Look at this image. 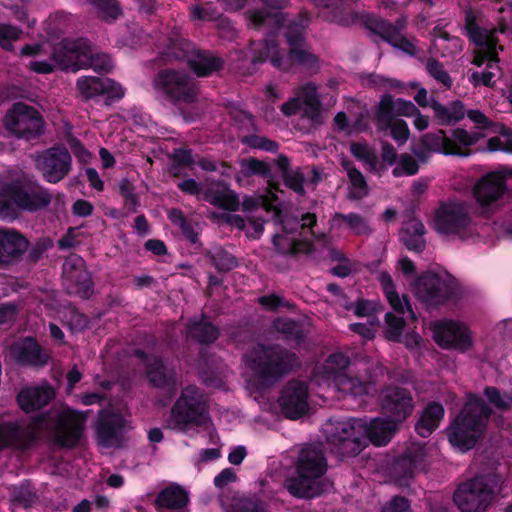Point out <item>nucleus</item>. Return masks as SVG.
<instances>
[{
	"label": "nucleus",
	"mask_w": 512,
	"mask_h": 512,
	"mask_svg": "<svg viewBox=\"0 0 512 512\" xmlns=\"http://www.w3.org/2000/svg\"><path fill=\"white\" fill-rule=\"evenodd\" d=\"M472 224L469 205L465 201L449 200L435 212L434 228L443 235L467 239L472 234Z\"/></svg>",
	"instance_id": "obj_10"
},
{
	"label": "nucleus",
	"mask_w": 512,
	"mask_h": 512,
	"mask_svg": "<svg viewBox=\"0 0 512 512\" xmlns=\"http://www.w3.org/2000/svg\"><path fill=\"white\" fill-rule=\"evenodd\" d=\"M417 299L427 308L445 304L454 293L453 282L435 273L422 274L414 284Z\"/></svg>",
	"instance_id": "obj_12"
},
{
	"label": "nucleus",
	"mask_w": 512,
	"mask_h": 512,
	"mask_svg": "<svg viewBox=\"0 0 512 512\" xmlns=\"http://www.w3.org/2000/svg\"><path fill=\"white\" fill-rule=\"evenodd\" d=\"M324 433L332 452L340 457H354L367 446V423L362 419L329 420Z\"/></svg>",
	"instance_id": "obj_5"
},
{
	"label": "nucleus",
	"mask_w": 512,
	"mask_h": 512,
	"mask_svg": "<svg viewBox=\"0 0 512 512\" xmlns=\"http://www.w3.org/2000/svg\"><path fill=\"white\" fill-rule=\"evenodd\" d=\"M386 329L385 336L388 340L399 341L405 326V321L402 317L395 316L389 312L385 315Z\"/></svg>",
	"instance_id": "obj_61"
},
{
	"label": "nucleus",
	"mask_w": 512,
	"mask_h": 512,
	"mask_svg": "<svg viewBox=\"0 0 512 512\" xmlns=\"http://www.w3.org/2000/svg\"><path fill=\"white\" fill-rule=\"evenodd\" d=\"M379 281L391 307L400 314L408 312L411 318L415 319V314L407 296L403 295L402 298H400L399 294L395 290L392 277L388 273L382 272L379 275Z\"/></svg>",
	"instance_id": "obj_40"
},
{
	"label": "nucleus",
	"mask_w": 512,
	"mask_h": 512,
	"mask_svg": "<svg viewBox=\"0 0 512 512\" xmlns=\"http://www.w3.org/2000/svg\"><path fill=\"white\" fill-rule=\"evenodd\" d=\"M272 243L275 251L281 255H297L312 250V245L309 242L297 241L287 235H274Z\"/></svg>",
	"instance_id": "obj_45"
},
{
	"label": "nucleus",
	"mask_w": 512,
	"mask_h": 512,
	"mask_svg": "<svg viewBox=\"0 0 512 512\" xmlns=\"http://www.w3.org/2000/svg\"><path fill=\"white\" fill-rule=\"evenodd\" d=\"M268 59L274 67L283 71L289 70V65H283L284 58L278 55V45L274 39L265 40L253 48V63H263Z\"/></svg>",
	"instance_id": "obj_42"
},
{
	"label": "nucleus",
	"mask_w": 512,
	"mask_h": 512,
	"mask_svg": "<svg viewBox=\"0 0 512 512\" xmlns=\"http://www.w3.org/2000/svg\"><path fill=\"white\" fill-rule=\"evenodd\" d=\"M37 168L49 183H58L71 170L72 158L67 148L62 146L45 150L36 158Z\"/></svg>",
	"instance_id": "obj_17"
},
{
	"label": "nucleus",
	"mask_w": 512,
	"mask_h": 512,
	"mask_svg": "<svg viewBox=\"0 0 512 512\" xmlns=\"http://www.w3.org/2000/svg\"><path fill=\"white\" fill-rule=\"evenodd\" d=\"M151 85L159 97L176 106L194 104L200 95L198 83L185 70L161 69L153 77Z\"/></svg>",
	"instance_id": "obj_6"
},
{
	"label": "nucleus",
	"mask_w": 512,
	"mask_h": 512,
	"mask_svg": "<svg viewBox=\"0 0 512 512\" xmlns=\"http://www.w3.org/2000/svg\"><path fill=\"white\" fill-rule=\"evenodd\" d=\"M506 191L505 177L498 172H490L482 176L473 187V196L482 214L496 211L499 200Z\"/></svg>",
	"instance_id": "obj_15"
},
{
	"label": "nucleus",
	"mask_w": 512,
	"mask_h": 512,
	"mask_svg": "<svg viewBox=\"0 0 512 512\" xmlns=\"http://www.w3.org/2000/svg\"><path fill=\"white\" fill-rule=\"evenodd\" d=\"M317 223V216L314 213L307 212L305 214H302L300 219H290L287 218L283 221V228L285 232L292 233L294 228L292 227L293 224L299 225L301 229L308 228L310 233L316 237L315 232L313 231V227ZM325 236L323 234L317 235V238H324Z\"/></svg>",
	"instance_id": "obj_57"
},
{
	"label": "nucleus",
	"mask_w": 512,
	"mask_h": 512,
	"mask_svg": "<svg viewBox=\"0 0 512 512\" xmlns=\"http://www.w3.org/2000/svg\"><path fill=\"white\" fill-rule=\"evenodd\" d=\"M420 142L422 146L430 152L444 155L459 153V151L448 145V136L444 130H438L434 133H426L421 137Z\"/></svg>",
	"instance_id": "obj_46"
},
{
	"label": "nucleus",
	"mask_w": 512,
	"mask_h": 512,
	"mask_svg": "<svg viewBox=\"0 0 512 512\" xmlns=\"http://www.w3.org/2000/svg\"><path fill=\"white\" fill-rule=\"evenodd\" d=\"M240 172L244 177L253 175L261 176L267 180L272 179V170L269 163L255 158L242 159L240 162Z\"/></svg>",
	"instance_id": "obj_51"
},
{
	"label": "nucleus",
	"mask_w": 512,
	"mask_h": 512,
	"mask_svg": "<svg viewBox=\"0 0 512 512\" xmlns=\"http://www.w3.org/2000/svg\"><path fill=\"white\" fill-rule=\"evenodd\" d=\"M350 365V359L344 353L331 354L323 364L322 378L326 380L329 385H336L340 378L345 377L347 369Z\"/></svg>",
	"instance_id": "obj_38"
},
{
	"label": "nucleus",
	"mask_w": 512,
	"mask_h": 512,
	"mask_svg": "<svg viewBox=\"0 0 512 512\" xmlns=\"http://www.w3.org/2000/svg\"><path fill=\"white\" fill-rule=\"evenodd\" d=\"M212 264L221 272H228L237 266L236 258L222 248H217L212 252Z\"/></svg>",
	"instance_id": "obj_59"
},
{
	"label": "nucleus",
	"mask_w": 512,
	"mask_h": 512,
	"mask_svg": "<svg viewBox=\"0 0 512 512\" xmlns=\"http://www.w3.org/2000/svg\"><path fill=\"white\" fill-rule=\"evenodd\" d=\"M63 286L67 293L87 299L93 292V282L85 261L77 254H70L63 263Z\"/></svg>",
	"instance_id": "obj_14"
},
{
	"label": "nucleus",
	"mask_w": 512,
	"mask_h": 512,
	"mask_svg": "<svg viewBox=\"0 0 512 512\" xmlns=\"http://www.w3.org/2000/svg\"><path fill=\"white\" fill-rule=\"evenodd\" d=\"M284 184L300 196L305 195V176L300 168L290 170L282 176Z\"/></svg>",
	"instance_id": "obj_63"
},
{
	"label": "nucleus",
	"mask_w": 512,
	"mask_h": 512,
	"mask_svg": "<svg viewBox=\"0 0 512 512\" xmlns=\"http://www.w3.org/2000/svg\"><path fill=\"white\" fill-rule=\"evenodd\" d=\"M484 395L492 405L501 411L512 408V394H502L496 387L488 386L484 389Z\"/></svg>",
	"instance_id": "obj_58"
},
{
	"label": "nucleus",
	"mask_w": 512,
	"mask_h": 512,
	"mask_svg": "<svg viewBox=\"0 0 512 512\" xmlns=\"http://www.w3.org/2000/svg\"><path fill=\"white\" fill-rule=\"evenodd\" d=\"M220 503L225 512H269L267 504L255 495L221 496Z\"/></svg>",
	"instance_id": "obj_33"
},
{
	"label": "nucleus",
	"mask_w": 512,
	"mask_h": 512,
	"mask_svg": "<svg viewBox=\"0 0 512 512\" xmlns=\"http://www.w3.org/2000/svg\"><path fill=\"white\" fill-rule=\"evenodd\" d=\"M76 88L83 100H90L101 95H107L113 99H120L124 96L123 88L109 78L83 76L77 80Z\"/></svg>",
	"instance_id": "obj_26"
},
{
	"label": "nucleus",
	"mask_w": 512,
	"mask_h": 512,
	"mask_svg": "<svg viewBox=\"0 0 512 512\" xmlns=\"http://www.w3.org/2000/svg\"><path fill=\"white\" fill-rule=\"evenodd\" d=\"M444 417V407L438 402H430L421 411L415 424L416 432L423 438L429 437L438 428Z\"/></svg>",
	"instance_id": "obj_35"
},
{
	"label": "nucleus",
	"mask_w": 512,
	"mask_h": 512,
	"mask_svg": "<svg viewBox=\"0 0 512 512\" xmlns=\"http://www.w3.org/2000/svg\"><path fill=\"white\" fill-rule=\"evenodd\" d=\"M202 199L228 211H236L240 205L237 194L222 182L207 184L203 188Z\"/></svg>",
	"instance_id": "obj_30"
},
{
	"label": "nucleus",
	"mask_w": 512,
	"mask_h": 512,
	"mask_svg": "<svg viewBox=\"0 0 512 512\" xmlns=\"http://www.w3.org/2000/svg\"><path fill=\"white\" fill-rule=\"evenodd\" d=\"M119 192L124 199V205L131 212L135 213L139 206V198L135 193L134 186L128 179H122L119 182Z\"/></svg>",
	"instance_id": "obj_62"
},
{
	"label": "nucleus",
	"mask_w": 512,
	"mask_h": 512,
	"mask_svg": "<svg viewBox=\"0 0 512 512\" xmlns=\"http://www.w3.org/2000/svg\"><path fill=\"white\" fill-rule=\"evenodd\" d=\"M305 24L294 23L287 28L285 33L289 44V53L283 60V65H289V69L293 64H298L306 69L315 71L318 68V59L311 53L304 39Z\"/></svg>",
	"instance_id": "obj_18"
},
{
	"label": "nucleus",
	"mask_w": 512,
	"mask_h": 512,
	"mask_svg": "<svg viewBox=\"0 0 512 512\" xmlns=\"http://www.w3.org/2000/svg\"><path fill=\"white\" fill-rule=\"evenodd\" d=\"M294 468V473L286 476L283 483L290 495L298 499H312L323 493L322 477L327 472L328 462L322 444L301 447Z\"/></svg>",
	"instance_id": "obj_1"
},
{
	"label": "nucleus",
	"mask_w": 512,
	"mask_h": 512,
	"mask_svg": "<svg viewBox=\"0 0 512 512\" xmlns=\"http://www.w3.org/2000/svg\"><path fill=\"white\" fill-rule=\"evenodd\" d=\"M31 440L30 432L15 423H4L0 425V450L14 446L24 449Z\"/></svg>",
	"instance_id": "obj_39"
},
{
	"label": "nucleus",
	"mask_w": 512,
	"mask_h": 512,
	"mask_svg": "<svg viewBox=\"0 0 512 512\" xmlns=\"http://www.w3.org/2000/svg\"><path fill=\"white\" fill-rule=\"evenodd\" d=\"M379 401L383 412L398 423L409 417L414 409L411 393L398 386H389L383 389Z\"/></svg>",
	"instance_id": "obj_21"
},
{
	"label": "nucleus",
	"mask_w": 512,
	"mask_h": 512,
	"mask_svg": "<svg viewBox=\"0 0 512 512\" xmlns=\"http://www.w3.org/2000/svg\"><path fill=\"white\" fill-rule=\"evenodd\" d=\"M362 370H358L355 376L347 374L345 377L340 378L334 387L344 394L353 396H362L368 394L374 383L380 376L384 374V368L378 363H373L369 367Z\"/></svg>",
	"instance_id": "obj_23"
},
{
	"label": "nucleus",
	"mask_w": 512,
	"mask_h": 512,
	"mask_svg": "<svg viewBox=\"0 0 512 512\" xmlns=\"http://www.w3.org/2000/svg\"><path fill=\"white\" fill-rule=\"evenodd\" d=\"M498 486L499 481L494 474L467 479L455 490L454 503L461 512H486L495 498Z\"/></svg>",
	"instance_id": "obj_7"
},
{
	"label": "nucleus",
	"mask_w": 512,
	"mask_h": 512,
	"mask_svg": "<svg viewBox=\"0 0 512 512\" xmlns=\"http://www.w3.org/2000/svg\"><path fill=\"white\" fill-rule=\"evenodd\" d=\"M266 6L273 10H280L285 8L288 0H261ZM248 19L254 28H259L264 25L281 24V13L278 11H266L263 9L250 10L246 13Z\"/></svg>",
	"instance_id": "obj_36"
},
{
	"label": "nucleus",
	"mask_w": 512,
	"mask_h": 512,
	"mask_svg": "<svg viewBox=\"0 0 512 512\" xmlns=\"http://www.w3.org/2000/svg\"><path fill=\"white\" fill-rule=\"evenodd\" d=\"M188 335L200 343H211L218 338V329L204 319L188 326Z\"/></svg>",
	"instance_id": "obj_50"
},
{
	"label": "nucleus",
	"mask_w": 512,
	"mask_h": 512,
	"mask_svg": "<svg viewBox=\"0 0 512 512\" xmlns=\"http://www.w3.org/2000/svg\"><path fill=\"white\" fill-rule=\"evenodd\" d=\"M187 64L198 77H207L222 70L224 60L210 51L194 50Z\"/></svg>",
	"instance_id": "obj_32"
},
{
	"label": "nucleus",
	"mask_w": 512,
	"mask_h": 512,
	"mask_svg": "<svg viewBox=\"0 0 512 512\" xmlns=\"http://www.w3.org/2000/svg\"><path fill=\"white\" fill-rule=\"evenodd\" d=\"M125 418L114 412L102 411L95 426L97 443L105 448H119L123 445Z\"/></svg>",
	"instance_id": "obj_20"
},
{
	"label": "nucleus",
	"mask_w": 512,
	"mask_h": 512,
	"mask_svg": "<svg viewBox=\"0 0 512 512\" xmlns=\"http://www.w3.org/2000/svg\"><path fill=\"white\" fill-rule=\"evenodd\" d=\"M83 65V69L91 68L95 71L110 72L113 69V63L109 55L105 53H97L89 42L87 60Z\"/></svg>",
	"instance_id": "obj_52"
},
{
	"label": "nucleus",
	"mask_w": 512,
	"mask_h": 512,
	"mask_svg": "<svg viewBox=\"0 0 512 512\" xmlns=\"http://www.w3.org/2000/svg\"><path fill=\"white\" fill-rule=\"evenodd\" d=\"M146 376L150 385L173 395L178 388V379L173 365L155 356L147 360Z\"/></svg>",
	"instance_id": "obj_25"
},
{
	"label": "nucleus",
	"mask_w": 512,
	"mask_h": 512,
	"mask_svg": "<svg viewBox=\"0 0 512 512\" xmlns=\"http://www.w3.org/2000/svg\"><path fill=\"white\" fill-rule=\"evenodd\" d=\"M434 338L444 348H455L461 351L471 346V337L467 327L459 322L445 320L434 326Z\"/></svg>",
	"instance_id": "obj_24"
},
{
	"label": "nucleus",
	"mask_w": 512,
	"mask_h": 512,
	"mask_svg": "<svg viewBox=\"0 0 512 512\" xmlns=\"http://www.w3.org/2000/svg\"><path fill=\"white\" fill-rule=\"evenodd\" d=\"M85 422V414L63 409L59 412H51L47 418L41 420L38 427L50 429L55 442L61 447L73 448L82 437Z\"/></svg>",
	"instance_id": "obj_9"
},
{
	"label": "nucleus",
	"mask_w": 512,
	"mask_h": 512,
	"mask_svg": "<svg viewBox=\"0 0 512 512\" xmlns=\"http://www.w3.org/2000/svg\"><path fill=\"white\" fill-rule=\"evenodd\" d=\"M205 414L206 405L202 393L196 386L189 385L182 390L173 405L167 426L185 431L190 425H201Z\"/></svg>",
	"instance_id": "obj_8"
},
{
	"label": "nucleus",
	"mask_w": 512,
	"mask_h": 512,
	"mask_svg": "<svg viewBox=\"0 0 512 512\" xmlns=\"http://www.w3.org/2000/svg\"><path fill=\"white\" fill-rule=\"evenodd\" d=\"M3 124L16 138L26 140L37 138L44 132V121L40 113L22 102L12 105L3 119Z\"/></svg>",
	"instance_id": "obj_11"
},
{
	"label": "nucleus",
	"mask_w": 512,
	"mask_h": 512,
	"mask_svg": "<svg viewBox=\"0 0 512 512\" xmlns=\"http://www.w3.org/2000/svg\"><path fill=\"white\" fill-rule=\"evenodd\" d=\"M427 73L439 84L443 85L446 89L452 87V78L444 68V65L435 58L427 59L425 63Z\"/></svg>",
	"instance_id": "obj_55"
},
{
	"label": "nucleus",
	"mask_w": 512,
	"mask_h": 512,
	"mask_svg": "<svg viewBox=\"0 0 512 512\" xmlns=\"http://www.w3.org/2000/svg\"><path fill=\"white\" fill-rule=\"evenodd\" d=\"M188 502V495L185 490L180 486H170L162 490L156 500L155 504L159 508L179 510L186 506Z\"/></svg>",
	"instance_id": "obj_44"
},
{
	"label": "nucleus",
	"mask_w": 512,
	"mask_h": 512,
	"mask_svg": "<svg viewBox=\"0 0 512 512\" xmlns=\"http://www.w3.org/2000/svg\"><path fill=\"white\" fill-rule=\"evenodd\" d=\"M308 396V387L304 382L290 380L279 398L283 414L290 419L303 416L309 409Z\"/></svg>",
	"instance_id": "obj_22"
},
{
	"label": "nucleus",
	"mask_w": 512,
	"mask_h": 512,
	"mask_svg": "<svg viewBox=\"0 0 512 512\" xmlns=\"http://www.w3.org/2000/svg\"><path fill=\"white\" fill-rule=\"evenodd\" d=\"M397 116L394 99L390 95H384L376 107L375 122L378 130L388 131Z\"/></svg>",
	"instance_id": "obj_47"
},
{
	"label": "nucleus",
	"mask_w": 512,
	"mask_h": 512,
	"mask_svg": "<svg viewBox=\"0 0 512 512\" xmlns=\"http://www.w3.org/2000/svg\"><path fill=\"white\" fill-rule=\"evenodd\" d=\"M97 10L98 17L104 21H113L121 13L115 0H88Z\"/></svg>",
	"instance_id": "obj_56"
},
{
	"label": "nucleus",
	"mask_w": 512,
	"mask_h": 512,
	"mask_svg": "<svg viewBox=\"0 0 512 512\" xmlns=\"http://www.w3.org/2000/svg\"><path fill=\"white\" fill-rule=\"evenodd\" d=\"M274 328L282 333L287 339L300 341L304 338V330L302 325L290 318L277 319L274 322Z\"/></svg>",
	"instance_id": "obj_54"
},
{
	"label": "nucleus",
	"mask_w": 512,
	"mask_h": 512,
	"mask_svg": "<svg viewBox=\"0 0 512 512\" xmlns=\"http://www.w3.org/2000/svg\"><path fill=\"white\" fill-rule=\"evenodd\" d=\"M333 221H341L357 236H369L372 233V228L368 224L367 220L357 213H335L333 215Z\"/></svg>",
	"instance_id": "obj_49"
},
{
	"label": "nucleus",
	"mask_w": 512,
	"mask_h": 512,
	"mask_svg": "<svg viewBox=\"0 0 512 512\" xmlns=\"http://www.w3.org/2000/svg\"><path fill=\"white\" fill-rule=\"evenodd\" d=\"M404 455L410 460L411 464L422 470L425 468L426 458L428 456V448L422 444H412L405 451Z\"/></svg>",
	"instance_id": "obj_64"
},
{
	"label": "nucleus",
	"mask_w": 512,
	"mask_h": 512,
	"mask_svg": "<svg viewBox=\"0 0 512 512\" xmlns=\"http://www.w3.org/2000/svg\"><path fill=\"white\" fill-rule=\"evenodd\" d=\"M52 200L47 189L26 174L14 178L0 177V218L15 219L18 210L36 212Z\"/></svg>",
	"instance_id": "obj_2"
},
{
	"label": "nucleus",
	"mask_w": 512,
	"mask_h": 512,
	"mask_svg": "<svg viewBox=\"0 0 512 512\" xmlns=\"http://www.w3.org/2000/svg\"><path fill=\"white\" fill-rule=\"evenodd\" d=\"M406 25L407 18L404 16L398 18L395 23L374 16H369L366 20V26L371 32L405 53L414 55L416 52L414 43L402 35Z\"/></svg>",
	"instance_id": "obj_16"
},
{
	"label": "nucleus",
	"mask_w": 512,
	"mask_h": 512,
	"mask_svg": "<svg viewBox=\"0 0 512 512\" xmlns=\"http://www.w3.org/2000/svg\"><path fill=\"white\" fill-rule=\"evenodd\" d=\"M54 397L53 388L44 384L23 388L17 397L20 407L26 412H32L47 405Z\"/></svg>",
	"instance_id": "obj_31"
},
{
	"label": "nucleus",
	"mask_w": 512,
	"mask_h": 512,
	"mask_svg": "<svg viewBox=\"0 0 512 512\" xmlns=\"http://www.w3.org/2000/svg\"><path fill=\"white\" fill-rule=\"evenodd\" d=\"M310 102H319L317 86L312 82L301 86L297 97L284 103L281 106V111L287 116L295 115L301 111L303 103Z\"/></svg>",
	"instance_id": "obj_43"
},
{
	"label": "nucleus",
	"mask_w": 512,
	"mask_h": 512,
	"mask_svg": "<svg viewBox=\"0 0 512 512\" xmlns=\"http://www.w3.org/2000/svg\"><path fill=\"white\" fill-rule=\"evenodd\" d=\"M28 249V240L15 230L0 228V266L17 261Z\"/></svg>",
	"instance_id": "obj_28"
},
{
	"label": "nucleus",
	"mask_w": 512,
	"mask_h": 512,
	"mask_svg": "<svg viewBox=\"0 0 512 512\" xmlns=\"http://www.w3.org/2000/svg\"><path fill=\"white\" fill-rule=\"evenodd\" d=\"M484 137L485 134L480 131H468L464 128L458 127L453 129L450 136H448V145L459 151L458 154H452L453 156L467 157L470 153L465 151L464 148L475 145Z\"/></svg>",
	"instance_id": "obj_41"
},
{
	"label": "nucleus",
	"mask_w": 512,
	"mask_h": 512,
	"mask_svg": "<svg viewBox=\"0 0 512 512\" xmlns=\"http://www.w3.org/2000/svg\"><path fill=\"white\" fill-rule=\"evenodd\" d=\"M466 28L470 39L477 47H486L488 49L490 61L487 63V68L482 74L484 76V85L488 87L494 86V78L500 71L498 53L503 50V47L496 46L493 32H489L487 28L480 27L471 20H467Z\"/></svg>",
	"instance_id": "obj_19"
},
{
	"label": "nucleus",
	"mask_w": 512,
	"mask_h": 512,
	"mask_svg": "<svg viewBox=\"0 0 512 512\" xmlns=\"http://www.w3.org/2000/svg\"><path fill=\"white\" fill-rule=\"evenodd\" d=\"M244 359L259 383L265 387L274 385L301 365L294 352L279 345L258 344L244 355Z\"/></svg>",
	"instance_id": "obj_3"
},
{
	"label": "nucleus",
	"mask_w": 512,
	"mask_h": 512,
	"mask_svg": "<svg viewBox=\"0 0 512 512\" xmlns=\"http://www.w3.org/2000/svg\"><path fill=\"white\" fill-rule=\"evenodd\" d=\"M10 355L22 365L43 366L48 357L42 352L39 344L32 338L21 339L10 347Z\"/></svg>",
	"instance_id": "obj_29"
},
{
	"label": "nucleus",
	"mask_w": 512,
	"mask_h": 512,
	"mask_svg": "<svg viewBox=\"0 0 512 512\" xmlns=\"http://www.w3.org/2000/svg\"><path fill=\"white\" fill-rule=\"evenodd\" d=\"M192 20L213 21L220 17V12L213 3L208 2L203 5L194 4L190 7Z\"/></svg>",
	"instance_id": "obj_60"
},
{
	"label": "nucleus",
	"mask_w": 512,
	"mask_h": 512,
	"mask_svg": "<svg viewBox=\"0 0 512 512\" xmlns=\"http://www.w3.org/2000/svg\"><path fill=\"white\" fill-rule=\"evenodd\" d=\"M491 408L476 394L467 395L461 411L447 429L449 442L461 451L473 448L486 431Z\"/></svg>",
	"instance_id": "obj_4"
},
{
	"label": "nucleus",
	"mask_w": 512,
	"mask_h": 512,
	"mask_svg": "<svg viewBox=\"0 0 512 512\" xmlns=\"http://www.w3.org/2000/svg\"><path fill=\"white\" fill-rule=\"evenodd\" d=\"M342 166L351 182L350 198L361 199L365 197L368 194V186L363 174L348 160H343Z\"/></svg>",
	"instance_id": "obj_48"
},
{
	"label": "nucleus",
	"mask_w": 512,
	"mask_h": 512,
	"mask_svg": "<svg viewBox=\"0 0 512 512\" xmlns=\"http://www.w3.org/2000/svg\"><path fill=\"white\" fill-rule=\"evenodd\" d=\"M398 422L389 418L373 419L367 424V444L372 442L376 446L386 445L398 429Z\"/></svg>",
	"instance_id": "obj_37"
},
{
	"label": "nucleus",
	"mask_w": 512,
	"mask_h": 512,
	"mask_svg": "<svg viewBox=\"0 0 512 512\" xmlns=\"http://www.w3.org/2000/svg\"><path fill=\"white\" fill-rule=\"evenodd\" d=\"M418 468L411 464L410 460L403 454L394 463L392 473L400 485H406L414 477Z\"/></svg>",
	"instance_id": "obj_53"
},
{
	"label": "nucleus",
	"mask_w": 512,
	"mask_h": 512,
	"mask_svg": "<svg viewBox=\"0 0 512 512\" xmlns=\"http://www.w3.org/2000/svg\"><path fill=\"white\" fill-rule=\"evenodd\" d=\"M430 107L440 125L453 126L466 116L465 105L460 100H454L444 105L435 99H431Z\"/></svg>",
	"instance_id": "obj_34"
},
{
	"label": "nucleus",
	"mask_w": 512,
	"mask_h": 512,
	"mask_svg": "<svg viewBox=\"0 0 512 512\" xmlns=\"http://www.w3.org/2000/svg\"><path fill=\"white\" fill-rule=\"evenodd\" d=\"M88 45L86 38H64L54 46L51 60L57 69L77 72L86 63Z\"/></svg>",
	"instance_id": "obj_13"
},
{
	"label": "nucleus",
	"mask_w": 512,
	"mask_h": 512,
	"mask_svg": "<svg viewBox=\"0 0 512 512\" xmlns=\"http://www.w3.org/2000/svg\"><path fill=\"white\" fill-rule=\"evenodd\" d=\"M159 46L161 56L168 63L175 60H186L188 63V58L194 51L193 45L183 37L179 28H172Z\"/></svg>",
	"instance_id": "obj_27"
}]
</instances>
